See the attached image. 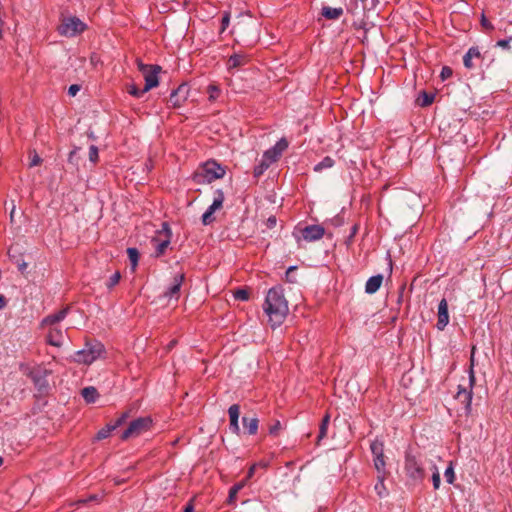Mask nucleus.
Here are the masks:
<instances>
[{
  "mask_svg": "<svg viewBox=\"0 0 512 512\" xmlns=\"http://www.w3.org/2000/svg\"><path fill=\"white\" fill-rule=\"evenodd\" d=\"M297 269L296 266H290L286 271V281L290 283L296 282L295 277L292 275V272Z\"/></svg>",
  "mask_w": 512,
  "mask_h": 512,
  "instance_id": "obj_46",
  "label": "nucleus"
},
{
  "mask_svg": "<svg viewBox=\"0 0 512 512\" xmlns=\"http://www.w3.org/2000/svg\"><path fill=\"white\" fill-rule=\"evenodd\" d=\"M330 422V415L326 414L321 421L320 427H319V434L317 437V443L319 444L322 439H324L327 435L328 425Z\"/></svg>",
  "mask_w": 512,
  "mask_h": 512,
  "instance_id": "obj_29",
  "label": "nucleus"
},
{
  "mask_svg": "<svg viewBox=\"0 0 512 512\" xmlns=\"http://www.w3.org/2000/svg\"><path fill=\"white\" fill-rule=\"evenodd\" d=\"M433 472H439V470L435 464L432 465V473Z\"/></svg>",
  "mask_w": 512,
  "mask_h": 512,
  "instance_id": "obj_64",
  "label": "nucleus"
},
{
  "mask_svg": "<svg viewBox=\"0 0 512 512\" xmlns=\"http://www.w3.org/2000/svg\"><path fill=\"white\" fill-rule=\"evenodd\" d=\"M444 477L447 481V483L449 484H453L454 481H455V473H454V466H453V463L450 462L449 465L447 466L445 472H444Z\"/></svg>",
  "mask_w": 512,
  "mask_h": 512,
  "instance_id": "obj_33",
  "label": "nucleus"
},
{
  "mask_svg": "<svg viewBox=\"0 0 512 512\" xmlns=\"http://www.w3.org/2000/svg\"><path fill=\"white\" fill-rule=\"evenodd\" d=\"M382 282H383V275L382 274H377V275L371 276L366 281L365 292L367 294H374L375 292H377L379 290V288L381 287Z\"/></svg>",
  "mask_w": 512,
  "mask_h": 512,
  "instance_id": "obj_21",
  "label": "nucleus"
},
{
  "mask_svg": "<svg viewBox=\"0 0 512 512\" xmlns=\"http://www.w3.org/2000/svg\"><path fill=\"white\" fill-rule=\"evenodd\" d=\"M474 354L475 347L472 348L471 356H470V368L468 371L469 375V387H463L461 385L458 386L456 399L464 405L465 412L469 414L471 412V404L473 398V387L476 382L475 373H474Z\"/></svg>",
  "mask_w": 512,
  "mask_h": 512,
  "instance_id": "obj_4",
  "label": "nucleus"
},
{
  "mask_svg": "<svg viewBox=\"0 0 512 512\" xmlns=\"http://www.w3.org/2000/svg\"><path fill=\"white\" fill-rule=\"evenodd\" d=\"M357 232H358V225L355 224L351 227L350 235L348 237V242H350L353 239V237L357 234Z\"/></svg>",
  "mask_w": 512,
  "mask_h": 512,
  "instance_id": "obj_56",
  "label": "nucleus"
},
{
  "mask_svg": "<svg viewBox=\"0 0 512 512\" xmlns=\"http://www.w3.org/2000/svg\"><path fill=\"white\" fill-rule=\"evenodd\" d=\"M128 418V413L124 412L122 413L119 418L112 424H107L105 427L101 428L96 436V440H103L110 436V434L117 429L119 426L125 423L126 419Z\"/></svg>",
  "mask_w": 512,
  "mask_h": 512,
  "instance_id": "obj_17",
  "label": "nucleus"
},
{
  "mask_svg": "<svg viewBox=\"0 0 512 512\" xmlns=\"http://www.w3.org/2000/svg\"><path fill=\"white\" fill-rule=\"evenodd\" d=\"M449 323V314H448V303L445 298H443L438 304V320L436 327L438 330H443L447 324Z\"/></svg>",
  "mask_w": 512,
  "mask_h": 512,
  "instance_id": "obj_18",
  "label": "nucleus"
},
{
  "mask_svg": "<svg viewBox=\"0 0 512 512\" xmlns=\"http://www.w3.org/2000/svg\"><path fill=\"white\" fill-rule=\"evenodd\" d=\"M87 25L76 16L65 17L58 26V33L65 37H75L85 31Z\"/></svg>",
  "mask_w": 512,
  "mask_h": 512,
  "instance_id": "obj_5",
  "label": "nucleus"
},
{
  "mask_svg": "<svg viewBox=\"0 0 512 512\" xmlns=\"http://www.w3.org/2000/svg\"><path fill=\"white\" fill-rule=\"evenodd\" d=\"M481 25L483 28H485L486 30H493L494 27L493 25L491 24V22L485 17L484 14H482V17H481Z\"/></svg>",
  "mask_w": 512,
  "mask_h": 512,
  "instance_id": "obj_49",
  "label": "nucleus"
},
{
  "mask_svg": "<svg viewBox=\"0 0 512 512\" xmlns=\"http://www.w3.org/2000/svg\"><path fill=\"white\" fill-rule=\"evenodd\" d=\"M225 175V169L215 161H208L204 164L202 172L198 174L203 181L211 183Z\"/></svg>",
  "mask_w": 512,
  "mask_h": 512,
  "instance_id": "obj_11",
  "label": "nucleus"
},
{
  "mask_svg": "<svg viewBox=\"0 0 512 512\" xmlns=\"http://www.w3.org/2000/svg\"><path fill=\"white\" fill-rule=\"evenodd\" d=\"M174 345H176V340L170 341V343L168 344V348L171 349L172 347H174Z\"/></svg>",
  "mask_w": 512,
  "mask_h": 512,
  "instance_id": "obj_63",
  "label": "nucleus"
},
{
  "mask_svg": "<svg viewBox=\"0 0 512 512\" xmlns=\"http://www.w3.org/2000/svg\"><path fill=\"white\" fill-rule=\"evenodd\" d=\"M183 512H195V511H194V506H193V504H192L191 502H189V503L185 506V508H184Z\"/></svg>",
  "mask_w": 512,
  "mask_h": 512,
  "instance_id": "obj_59",
  "label": "nucleus"
},
{
  "mask_svg": "<svg viewBox=\"0 0 512 512\" xmlns=\"http://www.w3.org/2000/svg\"><path fill=\"white\" fill-rule=\"evenodd\" d=\"M224 200L225 195L222 189H216L214 191L212 204L207 208V210L202 215L201 220L203 225H209L215 220L213 214L215 211L222 208Z\"/></svg>",
  "mask_w": 512,
  "mask_h": 512,
  "instance_id": "obj_10",
  "label": "nucleus"
},
{
  "mask_svg": "<svg viewBox=\"0 0 512 512\" xmlns=\"http://www.w3.org/2000/svg\"><path fill=\"white\" fill-rule=\"evenodd\" d=\"M128 93L134 97L140 98L142 97L146 92H142V89H139L135 84H132L128 88Z\"/></svg>",
  "mask_w": 512,
  "mask_h": 512,
  "instance_id": "obj_42",
  "label": "nucleus"
},
{
  "mask_svg": "<svg viewBox=\"0 0 512 512\" xmlns=\"http://www.w3.org/2000/svg\"><path fill=\"white\" fill-rule=\"evenodd\" d=\"M79 90H80V86H79V85H77V84H73V85H71V86L69 87V89H68V94H69L70 96H75V95L78 93V91H79Z\"/></svg>",
  "mask_w": 512,
  "mask_h": 512,
  "instance_id": "obj_51",
  "label": "nucleus"
},
{
  "mask_svg": "<svg viewBox=\"0 0 512 512\" xmlns=\"http://www.w3.org/2000/svg\"><path fill=\"white\" fill-rule=\"evenodd\" d=\"M257 467H258V464H253V465L249 468V470H248V472H247V476H246V479H247V480L253 477V475H254V473H255V469H256Z\"/></svg>",
  "mask_w": 512,
  "mask_h": 512,
  "instance_id": "obj_57",
  "label": "nucleus"
},
{
  "mask_svg": "<svg viewBox=\"0 0 512 512\" xmlns=\"http://www.w3.org/2000/svg\"><path fill=\"white\" fill-rule=\"evenodd\" d=\"M282 429L281 422L279 420H275L268 429V432L271 436H277Z\"/></svg>",
  "mask_w": 512,
  "mask_h": 512,
  "instance_id": "obj_40",
  "label": "nucleus"
},
{
  "mask_svg": "<svg viewBox=\"0 0 512 512\" xmlns=\"http://www.w3.org/2000/svg\"><path fill=\"white\" fill-rule=\"evenodd\" d=\"M233 296L236 300L247 301L249 299V292L246 289L240 288L234 292Z\"/></svg>",
  "mask_w": 512,
  "mask_h": 512,
  "instance_id": "obj_38",
  "label": "nucleus"
},
{
  "mask_svg": "<svg viewBox=\"0 0 512 512\" xmlns=\"http://www.w3.org/2000/svg\"><path fill=\"white\" fill-rule=\"evenodd\" d=\"M321 15L329 20H337L343 15V8H332L329 6H323L321 8Z\"/></svg>",
  "mask_w": 512,
  "mask_h": 512,
  "instance_id": "obj_24",
  "label": "nucleus"
},
{
  "mask_svg": "<svg viewBox=\"0 0 512 512\" xmlns=\"http://www.w3.org/2000/svg\"><path fill=\"white\" fill-rule=\"evenodd\" d=\"M189 96V86L185 83L179 85L176 89L172 90L169 102L173 108H180Z\"/></svg>",
  "mask_w": 512,
  "mask_h": 512,
  "instance_id": "obj_14",
  "label": "nucleus"
},
{
  "mask_svg": "<svg viewBox=\"0 0 512 512\" xmlns=\"http://www.w3.org/2000/svg\"><path fill=\"white\" fill-rule=\"evenodd\" d=\"M367 0H350L347 11L352 15H358L365 10Z\"/></svg>",
  "mask_w": 512,
  "mask_h": 512,
  "instance_id": "obj_26",
  "label": "nucleus"
},
{
  "mask_svg": "<svg viewBox=\"0 0 512 512\" xmlns=\"http://www.w3.org/2000/svg\"><path fill=\"white\" fill-rule=\"evenodd\" d=\"M138 69L144 75L145 86L142 89V92H148L152 88H155L159 84L158 75L161 71V66L159 65H148L142 62H138Z\"/></svg>",
  "mask_w": 512,
  "mask_h": 512,
  "instance_id": "obj_7",
  "label": "nucleus"
},
{
  "mask_svg": "<svg viewBox=\"0 0 512 512\" xmlns=\"http://www.w3.org/2000/svg\"><path fill=\"white\" fill-rule=\"evenodd\" d=\"M15 263L17 265V268L18 270L21 272V273H24L28 267V264L24 261V260H19V259H16L15 260Z\"/></svg>",
  "mask_w": 512,
  "mask_h": 512,
  "instance_id": "obj_50",
  "label": "nucleus"
},
{
  "mask_svg": "<svg viewBox=\"0 0 512 512\" xmlns=\"http://www.w3.org/2000/svg\"><path fill=\"white\" fill-rule=\"evenodd\" d=\"M249 62V56L245 53H234L227 62L229 70L246 65Z\"/></svg>",
  "mask_w": 512,
  "mask_h": 512,
  "instance_id": "obj_19",
  "label": "nucleus"
},
{
  "mask_svg": "<svg viewBox=\"0 0 512 512\" xmlns=\"http://www.w3.org/2000/svg\"><path fill=\"white\" fill-rule=\"evenodd\" d=\"M276 217L275 216H270L268 219H267V227L268 228H273L275 227L276 225Z\"/></svg>",
  "mask_w": 512,
  "mask_h": 512,
  "instance_id": "obj_58",
  "label": "nucleus"
},
{
  "mask_svg": "<svg viewBox=\"0 0 512 512\" xmlns=\"http://www.w3.org/2000/svg\"><path fill=\"white\" fill-rule=\"evenodd\" d=\"M41 162H42V159L40 158V156L38 154H34V156L31 159V162H30V167L37 166Z\"/></svg>",
  "mask_w": 512,
  "mask_h": 512,
  "instance_id": "obj_52",
  "label": "nucleus"
},
{
  "mask_svg": "<svg viewBox=\"0 0 512 512\" xmlns=\"http://www.w3.org/2000/svg\"><path fill=\"white\" fill-rule=\"evenodd\" d=\"M404 470L409 480L413 483H420L426 476L424 460L422 456L406 452Z\"/></svg>",
  "mask_w": 512,
  "mask_h": 512,
  "instance_id": "obj_3",
  "label": "nucleus"
},
{
  "mask_svg": "<svg viewBox=\"0 0 512 512\" xmlns=\"http://www.w3.org/2000/svg\"><path fill=\"white\" fill-rule=\"evenodd\" d=\"M7 304V300L3 295H0V310L3 309Z\"/></svg>",
  "mask_w": 512,
  "mask_h": 512,
  "instance_id": "obj_60",
  "label": "nucleus"
},
{
  "mask_svg": "<svg viewBox=\"0 0 512 512\" xmlns=\"http://www.w3.org/2000/svg\"><path fill=\"white\" fill-rule=\"evenodd\" d=\"M420 99H421L420 105L422 107L429 106L434 101V94L427 93V92L423 91V92H421L419 100Z\"/></svg>",
  "mask_w": 512,
  "mask_h": 512,
  "instance_id": "obj_35",
  "label": "nucleus"
},
{
  "mask_svg": "<svg viewBox=\"0 0 512 512\" xmlns=\"http://www.w3.org/2000/svg\"><path fill=\"white\" fill-rule=\"evenodd\" d=\"M207 91H208V94H209V100L210 101H215L218 98L219 94H220V89L216 85H209L208 88H207Z\"/></svg>",
  "mask_w": 512,
  "mask_h": 512,
  "instance_id": "obj_39",
  "label": "nucleus"
},
{
  "mask_svg": "<svg viewBox=\"0 0 512 512\" xmlns=\"http://www.w3.org/2000/svg\"><path fill=\"white\" fill-rule=\"evenodd\" d=\"M77 152V148H75L74 150H72L70 153H69V158L68 160L71 162L73 160V157H75V154Z\"/></svg>",
  "mask_w": 512,
  "mask_h": 512,
  "instance_id": "obj_61",
  "label": "nucleus"
},
{
  "mask_svg": "<svg viewBox=\"0 0 512 512\" xmlns=\"http://www.w3.org/2000/svg\"><path fill=\"white\" fill-rule=\"evenodd\" d=\"M257 464H258V467H262V468H266L268 466V463L262 462V461Z\"/></svg>",
  "mask_w": 512,
  "mask_h": 512,
  "instance_id": "obj_62",
  "label": "nucleus"
},
{
  "mask_svg": "<svg viewBox=\"0 0 512 512\" xmlns=\"http://www.w3.org/2000/svg\"><path fill=\"white\" fill-rule=\"evenodd\" d=\"M152 426V419L147 417H139L130 422L127 429H125L121 435L122 440H127L129 438L138 437L143 433L150 430Z\"/></svg>",
  "mask_w": 512,
  "mask_h": 512,
  "instance_id": "obj_6",
  "label": "nucleus"
},
{
  "mask_svg": "<svg viewBox=\"0 0 512 512\" xmlns=\"http://www.w3.org/2000/svg\"><path fill=\"white\" fill-rule=\"evenodd\" d=\"M121 274L119 271L114 272L106 282V287L108 290H112L120 281Z\"/></svg>",
  "mask_w": 512,
  "mask_h": 512,
  "instance_id": "obj_32",
  "label": "nucleus"
},
{
  "mask_svg": "<svg viewBox=\"0 0 512 512\" xmlns=\"http://www.w3.org/2000/svg\"><path fill=\"white\" fill-rule=\"evenodd\" d=\"M243 428L246 430L248 435H255L258 430L259 420L257 417H247L244 416L242 418Z\"/></svg>",
  "mask_w": 512,
  "mask_h": 512,
  "instance_id": "obj_23",
  "label": "nucleus"
},
{
  "mask_svg": "<svg viewBox=\"0 0 512 512\" xmlns=\"http://www.w3.org/2000/svg\"><path fill=\"white\" fill-rule=\"evenodd\" d=\"M67 313H68V308H64V309L59 310L56 313L50 314L42 320V325L43 326H46V325L54 326L55 324L64 320L65 317L67 316Z\"/></svg>",
  "mask_w": 512,
  "mask_h": 512,
  "instance_id": "obj_22",
  "label": "nucleus"
},
{
  "mask_svg": "<svg viewBox=\"0 0 512 512\" xmlns=\"http://www.w3.org/2000/svg\"><path fill=\"white\" fill-rule=\"evenodd\" d=\"M452 75V70L451 68L445 66L442 68V71H441V77L443 79H446L447 77L451 76Z\"/></svg>",
  "mask_w": 512,
  "mask_h": 512,
  "instance_id": "obj_53",
  "label": "nucleus"
},
{
  "mask_svg": "<svg viewBox=\"0 0 512 512\" xmlns=\"http://www.w3.org/2000/svg\"><path fill=\"white\" fill-rule=\"evenodd\" d=\"M370 450L373 456L374 468L377 473L387 472L384 456V442L378 438L374 439L370 444Z\"/></svg>",
  "mask_w": 512,
  "mask_h": 512,
  "instance_id": "obj_9",
  "label": "nucleus"
},
{
  "mask_svg": "<svg viewBox=\"0 0 512 512\" xmlns=\"http://www.w3.org/2000/svg\"><path fill=\"white\" fill-rule=\"evenodd\" d=\"M246 482H247V479H244L243 481L234 484L231 488H233L238 493L241 489H243L245 487Z\"/></svg>",
  "mask_w": 512,
  "mask_h": 512,
  "instance_id": "obj_55",
  "label": "nucleus"
},
{
  "mask_svg": "<svg viewBox=\"0 0 512 512\" xmlns=\"http://www.w3.org/2000/svg\"><path fill=\"white\" fill-rule=\"evenodd\" d=\"M81 394L87 403H94L99 396L97 389L93 386L85 387Z\"/></svg>",
  "mask_w": 512,
  "mask_h": 512,
  "instance_id": "obj_27",
  "label": "nucleus"
},
{
  "mask_svg": "<svg viewBox=\"0 0 512 512\" xmlns=\"http://www.w3.org/2000/svg\"><path fill=\"white\" fill-rule=\"evenodd\" d=\"M246 482H247V479H244L243 481L234 484L231 488H233L238 493L241 489H243L245 487Z\"/></svg>",
  "mask_w": 512,
  "mask_h": 512,
  "instance_id": "obj_54",
  "label": "nucleus"
},
{
  "mask_svg": "<svg viewBox=\"0 0 512 512\" xmlns=\"http://www.w3.org/2000/svg\"><path fill=\"white\" fill-rule=\"evenodd\" d=\"M277 153H280V155L283 154V152L288 148V141L286 138L279 139L276 144L272 147Z\"/></svg>",
  "mask_w": 512,
  "mask_h": 512,
  "instance_id": "obj_36",
  "label": "nucleus"
},
{
  "mask_svg": "<svg viewBox=\"0 0 512 512\" xmlns=\"http://www.w3.org/2000/svg\"><path fill=\"white\" fill-rule=\"evenodd\" d=\"M263 311L267 315L272 329L283 324L288 315L289 308L288 301L284 295V289L281 285L274 286L268 290L263 303Z\"/></svg>",
  "mask_w": 512,
  "mask_h": 512,
  "instance_id": "obj_1",
  "label": "nucleus"
},
{
  "mask_svg": "<svg viewBox=\"0 0 512 512\" xmlns=\"http://www.w3.org/2000/svg\"><path fill=\"white\" fill-rule=\"evenodd\" d=\"M325 234V229L321 225L313 224L305 226L302 229H297L293 232L297 242L303 238L307 242H314L320 240Z\"/></svg>",
  "mask_w": 512,
  "mask_h": 512,
  "instance_id": "obj_8",
  "label": "nucleus"
},
{
  "mask_svg": "<svg viewBox=\"0 0 512 512\" xmlns=\"http://www.w3.org/2000/svg\"><path fill=\"white\" fill-rule=\"evenodd\" d=\"M280 157V153H277L273 148H269L262 155V158L270 165L276 162Z\"/></svg>",
  "mask_w": 512,
  "mask_h": 512,
  "instance_id": "obj_31",
  "label": "nucleus"
},
{
  "mask_svg": "<svg viewBox=\"0 0 512 512\" xmlns=\"http://www.w3.org/2000/svg\"><path fill=\"white\" fill-rule=\"evenodd\" d=\"M64 333L60 328L51 327L47 334V342L55 347H60L63 344Z\"/></svg>",
  "mask_w": 512,
  "mask_h": 512,
  "instance_id": "obj_20",
  "label": "nucleus"
},
{
  "mask_svg": "<svg viewBox=\"0 0 512 512\" xmlns=\"http://www.w3.org/2000/svg\"><path fill=\"white\" fill-rule=\"evenodd\" d=\"M511 41H512V36H509L506 39L498 40L496 42L495 46L509 51L511 49V45H510Z\"/></svg>",
  "mask_w": 512,
  "mask_h": 512,
  "instance_id": "obj_41",
  "label": "nucleus"
},
{
  "mask_svg": "<svg viewBox=\"0 0 512 512\" xmlns=\"http://www.w3.org/2000/svg\"><path fill=\"white\" fill-rule=\"evenodd\" d=\"M335 164V161L332 157L330 156H325L319 163H317L313 170L315 172H321L325 169H329V168H332Z\"/></svg>",
  "mask_w": 512,
  "mask_h": 512,
  "instance_id": "obj_28",
  "label": "nucleus"
},
{
  "mask_svg": "<svg viewBox=\"0 0 512 512\" xmlns=\"http://www.w3.org/2000/svg\"><path fill=\"white\" fill-rule=\"evenodd\" d=\"M432 483H433V488L435 490L439 489L440 483H441L440 473L439 472H433L432 473Z\"/></svg>",
  "mask_w": 512,
  "mask_h": 512,
  "instance_id": "obj_47",
  "label": "nucleus"
},
{
  "mask_svg": "<svg viewBox=\"0 0 512 512\" xmlns=\"http://www.w3.org/2000/svg\"><path fill=\"white\" fill-rule=\"evenodd\" d=\"M270 164H268L263 158L260 163L254 167V176L259 177L262 175L268 168Z\"/></svg>",
  "mask_w": 512,
  "mask_h": 512,
  "instance_id": "obj_34",
  "label": "nucleus"
},
{
  "mask_svg": "<svg viewBox=\"0 0 512 512\" xmlns=\"http://www.w3.org/2000/svg\"><path fill=\"white\" fill-rule=\"evenodd\" d=\"M237 494H238L237 491H235L233 488L229 489V494H228V498H227L228 505H230V506L235 505Z\"/></svg>",
  "mask_w": 512,
  "mask_h": 512,
  "instance_id": "obj_45",
  "label": "nucleus"
},
{
  "mask_svg": "<svg viewBox=\"0 0 512 512\" xmlns=\"http://www.w3.org/2000/svg\"><path fill=\"white\" fill-rule=\"evenodd\" d=\"M239 420H230V423H229V428L231 430V432L239 435L240 433V427H239V423H238Z\"/></svg>",
  "mask_w": 512,
  "mask_h": 512,
  "instance_id": "obj_48",
  "label": "nucleus"
},
{
  "mask_svg": "<svg viewBox=\"0 0 512 512\" xmlns=\"http://www.w3.org/2000/svg\"><path fill=\"white\" fill-rule=\"evenodd\" d=\"M230 12L228 11H225L222 15V19H221V32L225 31L228 26H229V23H230Z\"/></svg>",
  "mask_w": 512,
  "mask_h": 512,
  "instance_id": "obj_43",
  "label": "nucleus"
},
{
  "mask_svg": "<svg viewBox=\"0 0 512 512\" xmlns=\"http://www.w3.org/2000/svg\"><path fill=\"white\" fill-rule=\"evenodd\" d=\"M162 231H164L166 234L165 239H163V240H158L157 238L152 239V242L155 243V257L162 256L165 253V251L171 241V230H170L167 222H164L162 224Z\"/></svg>",
  "mask_w": 512,
  "mask_h": 512,
  "instance_id": "obj_16",
  "label": "nucleus"
},
{
  "mask_svg": "<svg viewBox=\"0 0 512 512\" xmlns=\"http://www.w3.org/2000/svg\"><path fill=\"white\" fill-rule=\"evenodd\" d=\"M106 350L98 340L86 341L84 348L78 350L74 355V361L78 364L90 365L99 358H102Z\"/></svg>",
  "mask_w": 512,
  "mask_h": 512,
  "instance_id": "obj_2",
  "label": "nucleus"
},
{
  "mask_svg": "<svg viewBox=\"0 0 512 512\" xmlns=\"http://www.w3.org/2000/svg\"><path fill=\"white\" fill-rule=\"evenodd\" d=\"M127 255L131 264V268L134 270L138 265L139 261V251L135 247H129L127 249Z\"/></svg>",
  "mask_w": 512,
  "mask_h": 512,
  "instance_id": "obj_30",
  "label": "nucleus"
},
{
  "mask_svg": "<svg viewBox=\"0 0 512 512\" xmlns=\"http://www.w3.org/2000/svg\"><path fill=\"white\" fill-rule=\"evenodd\" d=\"M230 420H239L240 406L238 404H232L228 409Z\"/></svg>",
  "mask_w": 512,
  "mask_h": 512,
  "instance_id": "obj_37",
  "label": "nucleus"
},
{
  "mask_svg": "<svg viewBox=\"0 0 512 512\" xmlns=\"http://www.w3.org/2000/svg\"><path fill=\"white\" fill-rule=\"evenodd\" d=\"M98 148L95 145H91L89 148V160L93 163L98 161Z\"/></svg>",
  "mask_w": 512,
  "mask_h": 512,
  "instance_id": "obj_44",
  "label": "nucleus"
},
{
  "mask_svg": "<svg viewBox=\"0 0 512 512\" xmlns=\"http://www.w3.org/2000/svg\"><path fill=\"white\" fill-rule=\"evenodd\" d=\"M48 374L49 372L46 369L41 368L33 369L29 373V377L33 381L35 387L41 392L46 390L49 386L47 380Z\"/></svg>",
  "mask_w": 512,
  "mask_h": 512,
  "instance_id": "obj_15",
  "label": "nucleus"
},
{
  "mask_svg": "<svg viewBox=\"0 0 512 512\" xmlns=\"http://www.w3.org/2000/svg\"><path fill=\"white\" fill-rule=\"evenodd\" d=\"M484 56L478 46L470 47L463 56V64L467 69H475L483 61Z\"/></svg>",
  "mask_w": 512,
  "mask_h": 512,
  "instance_id": "obj_13",
  "label": "nucleus"
},
{
  "mask_svg": "<svg viewBox=\"0 0 512 512\" xmlns=\"http://www.w3.org/2000/svg\"><path fill=\"white\" fill-rule=\"evenodd\" d=\"M185 281L184 273H177L173 276L171 284L166 288L162 297L167 300L178 301L180 298L181 287Z\"/></svg>",
  "mask_w": 512,
  "mask_h": 512,
  "instance_id": "obj_12",
  "label": "nucleus"
},
{
  "mask_svg": "<svg viewBox=\"0 0 512 512\" xmlns=\"http://www.w3.org/2000/svg\"><path fill=\"white\" fill-rule=\"evenodd\" d=\"M387 472L377 473V482L374 486V490L380 498L387 496L388 492L385 486Z\"/></svg>",
  "mask_w": 512,
  "mask_h": 512,
  "instance_id": "obj_25",
  "label": "nucleus"
}]
</instances>
